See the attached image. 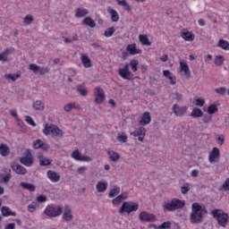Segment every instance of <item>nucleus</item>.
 Instances as JSON below:
<instances>
[{
    "label": "nucleus",
    "mask_w": 229,
    "mask_h": 229,
    "mask_svg": "<svg viewBox=\"0 0 229 229\" xmlns=\"http://www.w3.org/2000/svg\"><path fill=\"white\" fill-rule=\"evenodd\" d=\"M107 154L111 162H117L121 158V155L114 150H108Z\"/></svg>",
    "instance_id": "473e14b6"
},
{
    "label": "nucleus",
    "mask_w": 229,
    "mask_h": 229,
    "mask_svg": "<svg viewBox=\"0 0 229 229\" xmlns=\"http://www.w3.org/2000/svg\"><path fill=\"white\" fill-rule=\"evenodd\" d=\"M4 78L6 80H11V81H17L19 78H21V73L12 74V73H6L4 75Z\"/></svg>",
    "instance_id": "37998d69"
},
{
    "label": "nucleus",
    "mask_w": 229,
    "mask_h": 229,
    "mask_svg": "<svg viewBox=\"0 0 229 229\" xmlns=\"http://www.w3.org/2000/svg\"><path fill=\"white\" fill-rule=\"evenodd\" d=\"M0 62H8V57L2 52L0 54Z\"/></svg>",
    "instance_id": "338daca9"
},
{
    "label": "nucleus",
    "mask_w": 229,
    "mask_h": 229,
    "mask_svg": "<svg viewBox=\"0 0 229 229\" xmlns=\"http://www.w3.org/2000/svg\"><path fill=\"white\" fill-rule=\"evenodd\" d=\"M32 146L34 149H42L43 151H47V149H49V145L42 141V140H34Z\"/></svg>",
    "instance_id": "f3484780"
},
{
    "label": "nucleus",
    "mask_w": 229,
    "mask_h": 229,
    "mask_svg": "<svg viewBox=\"0 0 229 229\" xmlns=\"http://www.w3.org/2000/svg\"><path fill=\"white\" fill-rule=\"evenodd\" d=\"M163 76H165V78H168V80H170L171 85H176V77L174 75H173V73L169 70L163 71Z\"/></svg>",
    "instance_id": "cd10ccee"
},
{
    "label": "nucleus",
    "mask_w": 229,
    "mask_h": 229,
    "mask_svg": "<svg viewBox=\"0 0 229 229\" xmlns=\"http://www.w3.org/2000/svg\"><path fill=\"white\" fill-rule=\"evenodd\" d=\"M217 143L220 146H223L225 144V136L224 135H220L216 138Z\"/></svg>",
    "instance_id": "e2e57ef3"
},
{
    "label": "nucleus",
    "mask_w": 229,
    "mask_h": 229,
    "mask_svg": "<svg viewBox=\"0 0 229 229\" xmlns=\"http://www.w3.org/2000/svg\"><path fill=\"white\" fill-rule=\"evenodd\" d=\"M218 108H217V105L216 104H211L208 107V114H209V115H212L213 114H216V112H217Z\"/></svg>",
    "instance_id": "09e8293b"
},
{
    "label": "nucleus",
    "mask_w": 229,
    "mask_h": 229,
    "mask_svg": "<svg viewBox=\"0 0 229 229\" xmlns=\"http://www.w3.org/2000/svg\"><path fill=\"white\" fill-rule=\"evenodd\" d=\"M218 191H229V178H227L223 185L218 188Z\"/></svg>",
    "instance_id": "603ef678"
},
{
    "label": "nucleus",
    "mask_w": 229,
    "mask_h": 229,
    "mask_svg": "<svg viewBox=\"0 0 229 229\" xmlns=\"http://www.w3.org/2000/svg\"><path fill=\"white\" fill-rule=\"evenodd\" d=\"M157 229H171V222H164L158 225Z\"/></svg>",
    "instance_id": "bf43d9fd"
},
{
    "label": "nucleus",
    "mask_w": 229,
    "mask_h": 229,
    "mask_svg": "<svg viewBox=\"0 0 229 229\" xmlns=\"http://www.w3.org/2000/svg\"><path fill=\"white\" fill-rule=\"evenodd\" d=\"M224 62H225V56H223V55H216L215 57L214 64L217 67L221 66V64H224Z\"/></svg>",
    "instance_id": "a18cd8bd"
},
{
    "label": "nucleus",
    "mask_w": 229,
    "mask_h": 229,
    "mask_svg": "<svg viewBox=\"0 0 229 229\" xmlns=\"http://www.w3.org/2000/svg\"><path fill=\"white\" fill-rule=\"evenodd\" d=\"M208 210L205 206L199 205L195 202L191 205V213L190 215V223L191 225H199L203 221V216L207 214Z\"/></svg>",
    "instance_id": "f257e3e1"
},
{
    "label": "nucleus",
    "mask_w": 229,
    "mask_h": 229,
    "mask_svg": "<svg viewBox=\"0 0 229 229\" xmlns=\"http://www.w3.org/2000/svg\"><path fill=\"white\" fill-rule=\"evenodd\" d=\"M62 213H63L62 207L56 204L47 205L43 211V214H45L47 217H50V218L58 217L62 216Z\"/></svg>",
    "instance_id": "20e7f679"
},
{
    "label": "nucleus",
    "mask_w": 229,
    "mask_h": 229,
    "mask_svg": "<svg viewBox=\"0 0 229 229\" xmlns=\"http://www.w3.org/2000/svg\"><path fill=\"white\" fill-rule=\"evenodd\" d=\"M82 24H85V26H89V28H96V21H94V19H92L90 16L84 18Z\"/></svg>",
    "instance_id": "4c0bfd02"
},
{
    "label": "nucleus",
    "mask_w": 229,
    "mask_h": 229,
    "mask_svg": "<svg viewBox=\"0 0 229 229\" xmlns=\"http://www.w3.org/2000/svg\"><path fill=\"white\" fill-rule=\"evenodd\" d=\"M112 203L113 205H119L120 203H123V200L121 199V197H119V195L114 198L113 200H112Z\"/></svg>",
    "instance_id": "69168bd1"
},
{
    "label": "nucleus",
    "mask_w": 229,
    "mask_h": 229,
    "mask_svg": "<svg viewBox=\"0 0 229 229\" xmlns=\"http://www.w3.org/2000/svg\"><path fill=\"white\" fill-rule=\"evenodd\" d=\"M139 217L140 221L146 223H155V221H157V216L151 213H148L147 211H141Z\"/></svg>",
    "instance_id": "4468645a"
},
{
    "label": "nucleus",
    "mask_w": 229,
    "mask_h": 229,
    "mask_svg": "<svg viewBox=\"0 0 229 229\" xmlns=\"http://www.w3.org/2000/svg\"><path fill=\"white\" fill-rule=\"evenodd\" d=\"M74 219V215H72V209L68 205L64 206L62 221L63 223H71Z\"/></svg>",
    "instance_id": "9d476101"
},
{
    "label": "nucleus",
    "mask_w": 229,
    "mask_h": 229,
    "mask_svg": "<svg viewBox=\"0 0 229 229\" xmlns=\"http://www.w3.org/2000/svg\"><path fill=\"white\" fill-rule=\"evenodd\" d=\"M126 51L127 53H129V55H131L132 56H135V55H140V53H142L141 49L137 48L136 44L128 45L126 47Z\"/></svg>",
    "instance_id": "aec40b11"
},
{
    "label": "nucleus",
    "mask_w": 229,
    "mask_h": 229,
    "mask_svg": "<svg viewBox=\"0 0 229 229\" xmlns=\"http://www.w3.org/2000/svg\"><path fill=\"white\" fill-rule=\"evenodd\" d=\"M191 191V183L189 182H184L182 186L181 187V192L182 194H187Z\"/></svg>",
    "instance_id": "de8ad7c7"
},
{
    "label": "nucleus",
    "mask_w": 229,
    "mask_h": 229,
    "mask_svg": "<svg viewBox=\"0 0 229 229\" xmlns=\"http://www.w3.org/2000/svg\"><path fill=\"white\" fill-rule=\"evenodd\" d=\"M16 124L19 126L21 133H26L28 131V129H26V124H24V122L22 120L16 118Z\"/></svg>",
    "instance_id": "a19ab883"
},
{
    "label": "nucleus",
    "mask_w": 229,
    "mask_h": 229,
    "mask_svg": "<svg viewBox=\"0 0 229 229\" xmlns=\"http://www.w3.org/2000/svg\"><path fill=\"white\" fill-rule=\"evenodd\" d=\"M1 212L4 217H10V216H13V217H15V216H17V213L12 211V209H10L6 206L2 207Z\"/></svg>",
    "instance_id": "bb28decb"
},
{
    "label": "nucleus",
    "mask_w": 229,
    "mask_h": 229,
    "mask_svg": "<svg viewBox=\"0 0 229 229\" xmlns=\"http://www.w3.org/2000/svg\"><path fill=\"white\" fill-rule=\"evenodd\" d=\"M13 171L16 173V174H26L28 173V170L26 168L19 164L13 165L12 166Z\"/></svg>",
    "instance_id": "393cba45"
},
{
    "label": "nucleus",
    "mask_w": 229,
    "mask_h": 229,
    "mask_svg": "<svg viewBox=\"0 0 229 229\" xmlns=\"http://www.w3.org/2000/svg\"><path fill=\"white\" fill-rule=\"evenodd\" d=\"M94 96H95V100L94 102L97 105H101L102 103L105 102V91L101 87H96L94 89Z\"/></svg>",
    "instance_id": "9b49d317"
},
{
    "label": "nucleus",
    "mask_w": 229,
    "mask_h": 229,
    "mask_svg": "<svg viewBox=\"0 0 229 229\" xmlns=\"http://www.w3.org/2000/svg\"><path fill=\"white\" fill-rule=\"evenodd\" d=\"M193 119H198L199 117H203V111L200 108L194 107L190 114Z\"/></svg>",
    "instance_id": "2f4dec72"
},
{
    "label": "nucleus",
    "mask_w": 229,
    "mask_h": 229,
    "mask_svg": "<svg viewBox=\"0 0 229 229\" xmlns=\"http://www.w3.org/2000/svg\"><path fill=\"white\" fill-rule=\"evenodd\" d=\"M25 121L27 123H29L30 126H33L34 128L35 126H37V123H35V121L31 116H26Z\"/></svg>",
    "instance_id": "6e6d98bb"
},
{
    "label": "nucleus",
    "mask_w": 229,
    "mask_h": 229,
    "mask_svg": "<svg viewBox=\"0 0 229 229\" xmlns=\"http://www.w3.org/2000/svg\"><path fill=\"white\" fill-rule=\"evenodd\" d=\"M4 229H15V224L13 223L7 224Z\"/></svg>",
    "instance_id": "774afa93"
},
{
    "label": "nucleus",
    "mask_w": 229,
    "mask_h": 229,
    "mask_svg": "<svg viewBox=\"0 0 229 229\" xmlns=\"http://www.w3.org/2000/svg\"><path fill=\"white\" fill-rule=\"evenodd\" d=\"M151 123V114L149 112H144L140 121V126H148Z\"/></svg>",
    "instance_id": "6ab92c4d"
},
{
    "label": "nucleus",
    "mask_w": 229,
    "mask_h": 229,
    "mask_svg": "<svg viewBox=\"0 0 229 229\" xmlns=\"http://www.w3.org/2000/svg\"><path fill=\"white\" fill-rule=\"evenodd\" d=\"M44 135H52V137H64V131L56 125H45L43 129Z\"/></svg>",
    "instance_id": "423d86ee"
},
{
    "label": "nucleus",
    "mask_w": 229,
    "mask_h": 229,
    "mask_svg": "<svg viewBox=\"0 0 229 229\" xmlns=\"http://www.w3.org/2000/svg\"><path fill=\"white\" fill-rule=\"evenodd\" d=\"M118 6L125 8L126 12H131V5L126 0H116Z\"/></svg>",
    "instance_id": "ea45409f"
},
{
    "label": "nucleus",
    "mask_w": 229,
    "mask_h": 229,
    "mask_svg": "<svg viewBox=\"0 0 229 229\" xmlns=\"http://www.w3.org/2000/svg\"><path fill=\"white\" fill-rule=\"evenodd\" d=\"M130 134L132 135V137H138L139 142H144V137H146V128L140 127Z\"/></svg>",
    "instance_id": "dca6fc26"
},
{
    "label": "nucleus",
    "mask_w": 229,
    "mask_h": 229,
    "mask_svg": "<svg viewBox=\"0 0 229 229\" xmlns=\"http://www.w3.org/2000/svg\"><path fill=\"white\" fill-rule=\"evenodd\" d=\"M138 210L139 203L133 201H125L122 204L118 212L121 216H123V214H127V216H130L131 212H137Z\"/></svg>",
    "instance_id": "39448f33"
},
{
    "label": "nucleus",
    "mask_w": 229,
    "mask_h": 229,
    "mask_svg": "<svg viewBox=\"0 0 229 229\" xmlns=\"http://www.w3.org/2000/svg\"><path fill=\"white\" fill-rule=\"evenodd\" d=\"M119 192H121V188L119 186H114V189L110 191L108 198H115Z\"/></svg>",
    "instance_id": "c03bdc74"
},
{
    "label": "nucleus",
    "mask_w": 229,
    "mask_h": 229,
    "mask_svg": "<svg viewBox=\"0 0 229 229\" xmlns=\"http://www.w3.org/2000/svg\"><path fill=\"white\" fill-rule=\"evenodd\" d=\"M38 158L39 160V165L44 166V167H46L47 165H51V162H52L51 159L44 157V155L38 154Z\"/></svg>",
    "instance_id": "a878e982"
},
{
    "label": "nucleus",
    "mask_w": 229,
    "mask_h": 229,
    "mask_svg": "<svg viewBox=\"0 0 229 229\" xmlns=\"http://www.w3.org/2000/svg\"><path fill=\"white\" fill-rule=\"evenodd\" d=\"M38 203H46L47 201V197L46 195H39L36 198Z\"/></svg>",
    "instance_id": "4d7b16f0"
},
{
    "label": "nucleus",
    "mask_w": 229,
    "mask_h": 229,
    "mask_svg": "<svg viewBox=\"0 0 229 229\" xmlns=\"http://www.w3.org/2000/svg\"><path fill=\"white\" fill-rule=\"evenodd\" d=\"M182 38L185 40L186 42H192L194 40L195 36L191 32L184 31L181 34Z\"/></svg>",
    "instance_id": "7c9ffc66"
},
{
    "label": "nucleus",
    "mask_w": 229,
    "mask_h": 229,
    "mask_svg": "<svg viewBox=\"0 0 229 229\" xmlns=\"http://www.w3.org/2000/svg\"><path fill=\"white\" fill-rule=\"evenodd\" d=\"M20 162L23 165H26V167H31L33 165V155H31V150L27 149L25 156L20 158Z\"/></svg>",
    "instance_id": "1a4fd4ad"
},
{
    "label": "nucleus",
    "mask_w": 229,
    "mask_h": 229,
    "mask_svg": "<svg viewBox=\"0 0 229 229\" xmlns=\"http://www.w3.org/2000/svg\"><path fill=\"white\" fill-rule=\"evenodd\" d=\"M86 15H89V10L83 7L75 9V17H77V19H81V17H85Z\"/></svg>",
    "instance_id": "c85d7f7f"
},
{
    "label": "nucleus",
    "mask_w": 229,
    "mask_h": 229,
    "mask_svg": "<svg viewBox=\"0 0 229 229\" xmlns=\"http://www.w3.org/2000/svg\"><path fill=\"white\" fill-rule=\"evenodd\" d=\"M0 155L1 157H8L10 155V148L4 143L0 145Z\"/></svg>",
    "instance_id": "c9c22d12"
},
{
    "label": "nucleus",
    "mask_w": 229,
    "mask_h": 229,
    "mask_svg": "<svg viewBox=\"0 0 229 229\" xmlns=\"http://www.w3.org/2000/svg\"><path fill=\"white\" fill-rule=\"evenodd\" d=\"M24 24H31L33 22V17L31 16V14H28L25 16L24 20H23Z\"/></svg>",
    "instance_id": "5fc2aeb1"
},
{
    "label": "nucleus",
    "mask_w": 229,
    "mask_h": 229,
    "mask_svg": "<svg viewBox=\"0 0 229 229\" xmlns=\"http://www.w3.org/2000/svg\"><path fill=\"white\" fill-rule=\"evenodd\" d=\"M81 62L86 69H89V67H92V61L90 60V57L87 55L86 54L81 55Z\"/></svg>",
    "instance_id": "412c9836"
},
{
    "label": "nucleus",
    "mask_w": 229,
    "mask_h": 229,
    "mask_svg": "<svg viewBox=\"0 0 229 229\" xmlns=\"http://www.w3.org/2000/svg\"><path fill=\"white\" fill-rule=\"evenodd\" d=\"M217 47L224 51H229V42L225 39H219L217 42Z\"/></svg>",
    "instance_id": "58836bf2"
},
{
    "label": "nucleus",
    "mask_w": 229,
    "mask_h": 229,
    "mask_svg": "<svg viewBox=\"0 0 229 229\" xmlns=\"http://www.w3.org/2000/svg\"><path fill=\"white\" fill-rule=\"evenodd\" d=\"M186 205L185 200L174 198L171 200L165 201L163 203L164 210L168 212H174V210H182Z\"/></svg>",
    "instance_id": "f03ea898"
},
{
    "label": "nucleus",
    "mask_w": 229,
    "mask_h": 229,
    "mask_svg": "<svg viewBox=\"0 0 229 229\" xmlns=\"http://www.w3.org/2000/svg\"><path fill=\"white\" fill-rule=\"evenodd\" d=\"M215 92H216V94H219V96H225L226 94V88L225 87L216 88L215 89Z\"/></svg>",
    "instance_id": "864d4df0"
},
{
    "label": "nucleus",
    "mask_w": 229,
    "mask_h": 229,
    "mask_svg": "<svg viewBox=\"0 0 229 229\" xmlns=\"http://www.w3.org/2000/svg\"><path fill=\"white\" fill-rule=\"evenodd\" d=\"M114 33H115V29H114V27H111L105 30L104 36L106 37L107 38H110V37H113Z\"/></svg>",
    "instance_id": "49530a36"
},
{
    "label": "nucleus",
    "mask_w": 229,
    "mask_h": 229,
    "mask_svg": "<svg viewBox=\"0 0 229 229\" xmlns=\"http://www.w3.org/2000/svg\"><path fill=\"white\" fill-rule=\"evenodd\" d=\"M32 108L37 110L38 112H44V108H46V104L42 102V100H36L33 105Z\"/></svg>",
    "instance_id": "c756f323"
},
{
    "label": "nucleus",
    "mask_w": 229,
    "mask_h": 229,
    "mask_svg": "<svg viewBox=\"0 0 229 229\" xmlns=\"http://www.w3.org/2000/svg\"><path fill=\"white\" fill-rule=\"evenodd\" d=\"M81 108V106L78 102L69 103L64 106V112H71L72 110H80Z\"/></svg>",
    "instance_id": "5701e85b"
},
{
    "label": "nucleus",
    "mask_w": 229,
    "mask_h": 229,
    "mask_svg": "<svg viewBox=\"0 0 229 229\" xmlns=\"http://www.w3.org/2000/svg\"><path fill=\"white\" fill-rule=\"evenodd\" d=\"M87 166H81L77 169V173L79 174H85V173L87 172Z\"/></svg>",
    "instance_id": "680f3d73"
},
{
    "label": "nucleus",
    "mask_w": 229,
    "mask_h": 229,
    "mask_svg": "<svg viewBox=\"0 0 229 229\" xmlns=\"http://www.w3.org/2000/svg\"><path fill=\"white\" fill-rule=\"evenodd\" d=\"M30 71H32L34 74H40L41 76H44V74H47L49 72V67L47 66H39L36 64H30L29 65Z\"/></svg>",
    "instance_id": "0eeeda50"
},
{
    "label": "nucleus",
    "mask_w": 229,
    "mask_h": 229,
    "mask_svg": "<svg viewBox=\"0 0 229 229\" xmlns=\"http://www.w3.org/2000/svg\"><path fill=\"white\" fill-rule=\"evenodd\" d=\"M117 140L119 142H123L124 143V142H126L128 140V136H126L125 134L119 135L117 137Z\"/></svg>",
    "instance_id": "052dcab7"
},
{
    "label": "nucleus",
    "mask_w": 229,
    "mask_h": 229,
    "mask_svg": "<svg viewBox=\"0 0 229 229\" xmlns=\"http://www.w3.org/2000/svg\"><path fill=\"white\" fill-rule=\"evenodd\" d=\"M205 105V99L203 98H197L196 99V106H203Z\"/></svg>",
    "instance_id": "0e129e2a"
},
{
    "label": "nucleus",
    "mask_w": 229,
    "mask_h": 229,
    "mask_svg": "<svg viewBox=\"0 0 229 229\" xmlns=\"http://www.w3.org/2000/svg\"><path fill=\"white\" fill-rule=\"evenodd\" d=\"M118 74L123 78V80H132L133 78V73L130 71V64H125L123 68H120L118 70Z\"/></svg>",
    "instance_id": "6e6552de"
},
{
    "label": "nucleus",
    "mask_w": 229,
    "mask_h": 229,
    "mask_svg": "<svg viewBox=\"0 0 229 229\" xmlns=\"http://www.w3.org/2000/svg\"><path fill=\"white\" fill-rule=\"evenodd\" d=\"M211 216L214 219H216L217 225L222 228H226V225H228L229 216L223 211L222 209H213L211 211Z\"/></svg>",
    "instance_id": "7ed1b4c3"
},
{
    "label": "nucleus",
    "mask_w": 229,
    "mask_h": 229,
    "mask_svg": "<svg viewBox=\"0 0 229 229\" xmlns=\"http://www.w3.org/2000/svg\"><path fill=\"white\" fill-rule=\"evenodd\" d=\"M108 13L111 15L112 22H118L119 21V13L115 11V9H107Z\"/></svg>",
    "instance_id": "72a5a7b5"
},
{
    "label": "nucleus",
    "mask_w": 229,
    "mask_h": 229,
    "mask_svg": "<svg viewBox=\"0 0 229 229\" xmlns=\"http://www.w3.org/2000/svg\"><path fill=\"white\" fill-rule=\"evenodd\" d=\"M96 189L98 192H105L106 189H108V182L105 180H101L97 183Z\"/></svg>",
    "instance_id": "b1692460"
},
{
    "label": "nucleus",
    "mask_w": 229,
    "mask_h": 229,
    "mask_svg": "<svg viewBox=\"0 0 229 229\" xmlns=\"http://www.w3.org/2000/svg\"><path fill=\"white\" fill-rule=\"evenodd\" d=\"M47 178H48V180H50L52 183H57L61 176H60V174L56 173L55 171L48 170L47 172Z\"/></svg>",
    "instance_id": "a211bd4d"
},
{
    "label": "nucleus",
    "mask_w": 229,
    "mask_h": 229,
    "mask_svg": "<svg viewBox=\"0 0 229 229\" xmlns=\"http://www.w3.org/2000/svg\"><path fill=\"white\" fill-rule=\"evenodd\" d=\"M189 108L186 106H180L178 104H174L172 106V112L174 114L175 117H183L187 114Z\"/></svg>",
    "instance_id": "f8f14e48"
},
{
    "label": "nucleus",
    "mask_w": 229,
    "mask_h": 229,
    "mask_svg": "<svg viewBox=\"0 0 229 229\" xmlns=\"http://www.w3.org/2000/svg\"><path fill=\"white\" fill-rule=\"evenodd\" d=\"M129 65H131V69L132 71V72H137L138 71V65H139V61L133 59L130 62Z\"/></svg>",
    "instance_id": "8fccbe9b"
},
{
    "label": "nucleus",
    "mask_w": 229,
    "mask_h": 229,
    "mask_svg": "<svg viewBox=\"0 0 229 229\" xmlns=\"http://www.w3.org/2000/svg\"><path fill=\"white\" fill-rule=\"evenodd\" d=\"M72 158L77 162H92V158L89 156H82L79 149L74 150L71 154Z\"/></svg>",
    "instance_id": "ddd939ff"
},
{
    "label": "nucleus",
    "mask_w": 229,
    "mask_h": 229,
    "mask_svg": "<svg viewBox=\"0 0 229 229\" xmlns=\"http://www.w3.org/2000/svg\"><path fill=\"white\" fill-rule=\"evenodd\" d=\"M180 72H183V76L186 78H191V68L185 62H180Z\"/></svg>",
    "instance_id": "4be33fe9"
},
{
    "label": "nucleus",
    "mask_w": 229,
    "mask_h": 229,
    "mask_svg": "<svg viewBox=\"0 0 229 229\" xmlns=\"http://www.w3.org/2000/svg\"><path fill=\"white\" fill-rule=\"evenodd\" d=\"M20 185L25 189V191H30V192H35V190L37 189L34 184L30 182H21Z\"/></svg>",
    "instance_id": "e433bc0d"
},
{
    "label": "nucleus",
    "mask_w": 229,
    "mask_h": 229,
    "mask_svg": "<svg viewBox=\"0 0 229 229\" xmlns=\"http://www.w3.org/2000/svg\"><path fill=\"white\" fill-rule=\"evenodd\" d=\"M221 152L217 148V147L213 148V149L209 152L208 155V162L209 164H214V162H217V159L220 158Z\"/></svg>",
    "instance_id": "2eb2a0df"
},
{
    "label": "nucleus",
    "mask_w": 229,
    "mask_h": 229,
    "mask_svg": "<svg viewBox=\"0 0 229 229\" xmlns=\"http://www.w3.org/2000/svg\"><path fill=\"white\" fill-rule=\"evenodd\" d=\"M139 40L142 46H151V41H149V38L146 34L139 35Z\"/></svg>",
    "instance_id": "f704fd0d"
},
{
    "label": "nucleus",
    "mask_w": 229,
    "mask_h": 229,
    "mask_svg": "<svg viewBox=\"0 0 229 229\" xmlns=\"http://www.w3.org/2000/svg\"><path fill=\"white\" fill-rule=\"evenodd\" d=\"M3 53L8 58V56H10V55H13V53H15V47H7V48L4 49Z\"/></svg>",
    "instance_id": "3c124183"
},
{
    "label": "nucleus",
    "mask_w": 229,
    "mask_h": 229,
    "mask_svg": "<svg viewBox=\"0 0 229 229\" xmlns=\"http://www.w3.org/2000/svg\"><path fill=\"white\" fill-rule=\"evenodd\" d=\"M12 180V174H5L0 183H8Z\"/></svg>",
    "instance_id": "13d9d810"
},
{
    "label": "nucleus",
    "mask_w": 229,
    "mask_h": 229,
    "mask_svg": "<svg viewBox=\"0 0 229 229\" xmlns=\"http://www.w3.org/2000/svg\"><path fill=\"white\" fill-rule=\"evenodd\" d=\"M76 90L83 98H86V96H89V90H87V89H85L82 85L77 86Z\"/></svg>",
    "instance_id": "79ce46f5"
}]
</instances>
